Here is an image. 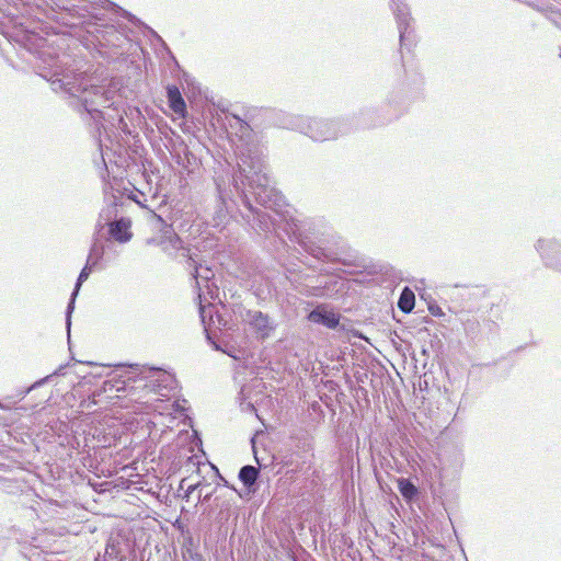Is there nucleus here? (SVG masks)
<instances>
[{"label":"nucleus","mask_w":561,"mask_h":561,"mask_svg":"<svg viewBox=\"0 0 561 561\" xmlns=\"http://www.w3.org/2000/svg\"><path fill=\"white\" fill-rule=\"evenodd\" d=\"M218 192H219V198L221 201V204L224 207H220V209L217 211L216 216L214 217L215 225L219 226L221 224H226L227 221V205H226V198L220 190V184L217 183Z\"/></svg>","instance_id":"obj_18"},{"label":"nucleus","mask_w":561,"mask_h":561,"mask_svg":"<svg viewBox=\"0 0 561 561\" xmlns=\"http://www.w3.org/2000/svg\"><path fill=\"white\" fill-rule=\"evenodd\" d=\"M95 265H88V263L85 264V266L81 270L80 274H79V277L77 279V283H76V287L73 289V293L71 295V299L68 304V307H67V312H66V327H67V331H68V334L70 333V325H71V313L75 309V300H76V297L79 293V289L82 285V283L84 280L88 279L89 275H90V272L92 270V267H94Z\"/></svg>","instance_id":"obj_10"},{"label":"nucleus","mask_w":561,"mask_h":561,"mask_svg":"<svg viewBox=\"0 0 561 561\" xmlns=\"http://www.w3.org/2000/svg\"><path fill=\"white\" fill-rule=\"evenodd\" d=\"M414 304H415L414 293L409 287H405L402 290L399 301H398L399 309L404 313H409L413 310Z\"/></svg>","instance_id":"obj_12"},{"label":"nucleus","mask_w":561,"mask_h":561,"mask_svg":"<svg viewBox=\"0 0 561 561\" xmlns=\"http://www.w3.org/2000/svg\"><path fill=\"white\" fill-rule=\"evenodd\" d=\"M391 9L397 20L401 46H411L413 44L410 30L412 18L408 4L403 0H391Z\"/></svg>","instance_id":"obj_5"},{"label":"nucleus","mask_w":561,"mask_h":561,"mask_svg":"<svg viewBox=\"0 0 561 561\" xmlns=\"http://www.w3.org/2000/svg\"><path fill=\"white\" fill-rule=\"evenodd\" d=\"M201 313H202V314L204 313V308H203V307H201Z\"/></svg>","instance_id":"obj_29"},{"label":"nucleus","mask_w":561,"mask_h":561,"mask_svg":"<svg viewBox=\"0 0 561 561\" xmlns=\"http://www.w3.org/2000/svg\"><path fill=\"white\" fill-rule=\"evenodd\" d=\"M39 59L43 64L41 76L50 81L55 92H65L73 99L71 105L82 107L95 121L103 118L100 107L111 105L110 91L102 87L89 83L82 73H75L67 67L69 56L53 55L48 49L39 51Z\"/></svg>","instance_id":"obj_1"},{"label":"nucleus","mask_w":561,"mask_h":561,"mask_svg":"<svg viewBox=\"0 0 561 561\" xmlns=\"http://www.w3.org/2000/svg\"><path fill=\"white\" fill-rule=\"evenodd\" d=\"M259 470L250 465L243 466L239 471V479L248 488L255 484Z\"/></svg>","instance_id":"obj_13"},{"label":"nucleus","mask_w":561,"mask_h":561,"mask_svg":"<svg viewBox=\"0 0 561 561\" xmlns=\"http://www.w3.org/2000/svg\"><path fill=\"white\" fill-rule=\"evenodd\" d=\"M151 376H145L144 371L139 375H136L135 371H128L127 376L124 380H115L113 387L116 388V391H129V389H134L135 387L131 383L142 382L144 388H149L151 391H156V387H160V382H165L167 379L170 378L165 373H161L160 369L151 368L149 369Z\"/></svg>","instance_id":"obj_4"},{"label":"nucleus","mask_w":561,"mask_h":561,"mask_svg":"<svg viewBox=\"0 0 561 561\" xmlns=\"http://www.w3.org/2000/svg\"><path fill=\"white\" fill-rule=\"evenodd\" d=\"M229 125L231 128H237L238 133H240V139L242 140L245 137L251 136V127L250 125L241 119L238 115H231V118L229 119Z\"/></svg>","instance_id":"obj_15"},{"label":"nucleus","mask_w":561,"mask_h":561,"mask_svg":"<svg viewBox=\"0 0 561 561\" xmlns=\"http://www.w3.org/2000/svg\"><path fill=\"white\" fill-rule=\"evenodd\" d=\"M308 320L322 324L329 329H335L340 323V316L325 307H317L308 314Z\"/></svg>","instance_id":"obj_6"},{"label":"nucleus","mask_w":561,"mask_h":561,"mask_svg":"<svg viewBox=\"0 0 561 561\" xmlns=\"http://www.w3.org/2000/svg\"><path fill=\"white\" fill-rule=\"evenodd\" d=\"M242 410H244V411H254L255 409H254V405L249 402V403L244 404V407H242Z\"/></svg>","instance_id":"obj_24"},{"label":"nucleus","mask_w":561,"mask_h":561,"mask_svg":"<svg viewBox=\"0 0 561 561\" xmlns=\"http://www.w3.org/2000/svg\"><path fill=\"white\" fill-rule=\"evenodd\" d=\"M104 254L103 245L99 242H94L91 247L89 256H88V265H96L99 261L102 259Z\"/></svg>","instance_id":"obj_19"},{"label":"nucleus","mask_w":561,"mask_h":561,"mask_svg":"<svg viewBox=\"0 0 561 561\" xmlns=\"http://www.w3.org/2000/svg\"><path fill=\"white\" fill-rule=\"evenodd\" d=\"M110 217H111V210H108V214H107V216H106L105 220H108V219H110Z\"/></svg>","instance_id":"obj_28"},{"label":"nucleus","mask_w":561,"mask_h":561,"mask_svg":"<svg viewBox=\"0 0 561 561\" xmlns=\"http://www.w3.org/2000/svg\"><path fill=\"white\" fill-rule=\"evenodd\" d=\"M430 311H431V313H432L433 316H436V317H437V316H442V314H443V312H442L440 308H439V307H437V306H436V307H430Z\"/></svg>","instance_id":"obj_23"},{"label":"nucleus","mask_w":561,"mask_h":561,"mask_svg":"<svg viewBox=\"0 0 561 561\" xmlns=\"http://www.w3.org/2000/svg\"><path fill=\"white\" fill-rule=\"evenodd\" d=\"M129 197H130V199H133L135 203H137L139 206H141L142 208H148V207H147V205H145V204L140 201V198H139V196H138V195L133 194V195H130Z\"/></svg>","instance_id":"obj_22"},{"label":"nucleus","mask_w":561,"mask_h":561,"mask_svg":"<svg viewBox=\"0 0 561 561\" xmlns=\"http://www.w3.org/2000/svg\"><path fill=\"white\" fill-rule=\"evenodd\" d=\"M64 366H59L58 369H56L51 375H48L37 381H35L32 386H30L24 392H23V396L27 394L28 392H31L32 390L45 385L53 376H59V375H62V370H64Z\"/></svg>","instance_id":"obj_20"},{"label":"nucleus","mask_w":561,"mask_h":561,"mask_svg":"<svg viewBox=\"0 0 561 561\" xmlns=\"http://www.w3.org/2000/svg\"><path fill=\"white\" fill-rule=\"evenodd\" d=\"M151 211V215L157 218L158 220H162L161 216L157 215L154 211L150 210Z\"/></svg>","instance_id":"obj_26"},{"label":"nucleus","mask_w":561,"mask_h":561,"mask_svg":"<svg viewBox=\"0 0 561 561\" xmlns=\"http://www.w3.org/2000/svg\"><path fill=\"white\" fill-rule=\"evenodd\" d=\"M247 320L261 337H267L274 330L270 318L261 311H249Z\"/></svg>","instance_id":"obj_7"},{"label":"nucleus","mask_w":561,"mask_h":561,"mask_svg":"<svg viewBox=\"0 0 561 561\" xmlns=\"http://www.w3.org/2000/svg\"><path fill=\"white\" fill-rule=\"evenodd\" d=\"M244 197H245V199H244V205H245V206H248V208H249L250 210H253V207H252V205L250 204V202H249V199H248V196L245 195Z\"/></svg>","instance_id":"obj_25"},{"label":"nucleus","mask_w":561,"mask_h":561,"mask_svg":"<svg viewBox=\"0 0 561 561\" xmlns=\"http://www.w3.org/2000/svg\"><path fill=\"white\" fill-rule=\"evenodd\" d=\"M124 15L127 16L131 21L133 16L128 12L125 11Z\"/></svg>","instance_id":"obj_27"},{"label":"nucleus","mask_w":561,"mask_h":561,"mask_svg":"<svg viewBox=\"0 0 561 561\" xmlns=\"http://www.w3.org/2000/svg\"><path fill=\"white\" fill-rule=\"evenodd\" d=\"M398 489L401 495L408 501H411L417 495L416 486L409 479H398Z\"/></svg>","instance_id":"obj_14"},{"label":"nucleus","mask_w":561,"mask_h":561,"mask_svg":"<svg viewBox=\"0 0 561 561\" xmlns=\"http://www.w3.org/2000/svg\"><path fill=\"white\" fill-rule=\"evenodd\" d=\"M169 106L180 117H185L186 104L178 87L170 85L167 89Z\"/></svg>","instance_id":"obj_11"},{"label":"nucleus","mask_w":561,"mask_h":561,"mask_svg":"<svg viewBox=\"0 0 561 561\" xmlns=\"http://www.w3.org/2000/svg\"><path fill=\"white\" fill-rule=\"evenodd\" d=\"M300 245H302L304 250L310 254L312 257L319 260V261H327L330 260L329 254L322 249L321 247L309 244L307 242H301Z\"/></svg>","instance_id":"obj_17"},{"label":"nucleus","mask_w":561,"mask_h":561,"mask_svg":"<svg viewBox=\"0 0 561 561\" xmlns=\"http://www.w3.org/2000/svg\"><path fill=\"white\" fill-rule=\"evenodd\" d=\"M110 225V234L113 239L121 243H125L130 240L131 232L130 229V220L127 218L117 219Z\"/></svg>","instance_id":"obj_9"},{"label":"nucleus","mask_w":561,"mask_h":561,"mask_svg":"<svg viewBox=\"0 0 561 561\" xmlns=\"http://www.w3.org/2000/svg\"><path fill=\"white\" fill-rule=\"evenodd\" d=\"M537 251L549 265H556L561 247L554 240H538Z\"/></svg>","instance_id":"obj_8"},{"label":"nucleus","mask_w":561,"mask_h":561,"mask_svg":"<svg viewBox=\"0 0 561 561\" xmlns=\"http://www.w3.org/2000/svg\"><path fill=\"white\" fill-rule=\"evenodd\" d=\"M187 262L188 265L194 270L193 277L196 279L197 284L198 278H202L204 280H209L211 278L213 273L208 267H203L202 264L197 265L196 261L193 257H190Z\"/></svg>","instance_id":"obj_16"},{"label":"nucleus","mask_w":561,"mask_h":561,"mask_svg":"<svg viewBox=\"0 0 561 561\" xmlns=\"http://www.w3.org/2000/svg\"><path fill=\"white\" fill-rule=\"evenodd\" d=\"M239 148L238 167L241 175L247 181L249 192L257 204L265 208L276 209L280 207L283 195L271 185V180L265 172L263 152L257 145L244 144Z\"/></svg>","instance_id":"obj_2"},{"label":"nucleus","mask_w":561,"mask_h":561,"mask_svg":"<svg viewBox=\"0 0 561 561\" xmlns=\"http://www.w3.org/2000/svg\"><path fill=\"white\" fill-rule=\"evenodd\" d=\"M198 485H199L198 483H196V484H192V485H188V486H187V489H186V491H185V495H184V497H185L186 500H188L190 495H191V494H192V493L197 489V486H198Z\"/></svg>","instance_id":"obj_21"},{"label":"nucleus","mask_w":561,"mask_h":561,"mask_svg":"<svg viewBox=\"0 0 561 561\" xmlns=\"http://www.w3.org/2000/svg\"><path fill=\"white\" fill-rule=\"evenodd\" d=\"M293 128H296L314 141L331 140L339 136L337 123L324 119L297 117Z\"/></svg>","instance_id":"obj_3"}]
</instances>
